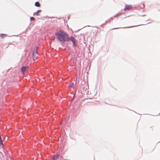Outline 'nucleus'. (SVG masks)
<instances>
[{"label": "nucleus", "instance_id": "obj_10", "mask_svg": "<svg viewBox=\"0 0 160 160\" xmlns=\"http://www.w3.org/2000/svg\"><path fill=\"white\" fill-rule=\"evenodd\" d=\"M0 36L2 38H3L4 37H5L6 36V35L5 34H1L0 35Z\"/></svg>", "mask_w": 160, "mask_h": 160}, {"label": "nucleus", "instance_id": "obj_2", "mask_svg": "<svg viewBox=\"0 0 160 160\" xmlns=\"http://www.w3.org/2000/svg\"><path fill=\"white\" fill-rule=\"evenodd\" d=\"M69 41L71 40L74 46H76L77 45V41L75 38L73 37L72 36L69 38Z\"/></svg>", "mask_w": 160, "mask_h": 160}, {"label": "nucleus", "instance_id": "obj_11", "mask_svg": "<svg viewBox=\"0 0 160 160\" xmlns=\"http://www.w3.org/2000/svg\"><path fill=\"white\" fill-rule=\"evenodd\" d=\"M140 7L142 9L144 7V4L143 3H141L140 4Z\"/></svg>", "mask_w": 160, "mask_h": 160}, {"label": "nucleus", "instance_id": "obj_12", "mask_svg": "<svg viewBox=\"0 0 160 160\" xmlns=\"http://www.w3.org/2000/svg\"><path fill=\"white\" fill-rule=\"evenodd\" d=\"M0 146H2V147H3L4 145H3V144L2 142V140L1 141H0Z\"/></svg>", "mask_w": 160, "mask_h": 160}, {"label": "nucleus", "instance_id": "obj_1", "mask_svg": "<svg viewBox=\"0 0 160 160\" xmlns=\"http://www.w3.org/2000/svg\"><path fill=\"white\" fill-rule=\"evenodd\" d=\"M56 38L61 42L69 41V38L68 35L64 32L59 30L55 34Z\"/></svg>", "mask_w": 160, "mask_h": 160}, {"label": "nucleus", "instance_id": "obj_6", "mask_svg": "<svg viewBox=\"0 0 160 160\" xmlns=\"http://www.w3.org/2000/svg\"><path fill=\"white\" fill-rule=\"evenodd\" d=\"M41 10H38L37 12L34 13V14L36 15L37 16L39 15V13L41 12Z\"/></svg>", "mask_w": 160, "mask_h": 160}, {"label": "nucleus", "instance_id": "obj_13", "mask_svg": "<svg viewBox=\"0 0 160 160\" xmlns=\"http://www.w3.org/2000/svg\"><path fill=\"white\" fill-rule=\"evenodd\" d=\"M35 20V18L33 17H31L30 18V20L31 21H33Z\"/></svg>", "mask_w": 160, "mask_h": 160}, {"label": "nucleus", "instance_id": "obj_3", "mask_svg": "<svg viewBox=\"0 0 160 160\" xmlns=\"http://www.w3.org/2000/svg\"><path fill=\"white\" fill-rule=\"evenodd\" d=\"M132 8V7L131 5H126L125 8L124 9L125 11H127L131 10Z\"/></svg>", "mask_w": 160, "mask_h": 160}, {"label": "nucleus", "instance_id": "obj_5", "mask_svg": "<svg viewBox=\"0 0 160 160\" xmlns=\"http://www.w3.org/2000/svg\"><path fill=\"white\" fill-rule=\"evenodd\" d=\"M37 55V52L36 49H34L32 53L33 58L34 60L36 58V56Z\"/></svg>", "mask_w": 160, "mask_h": 160}, {"label": "nucleus", "instance_id": "obj_9", "mask_svg": "<svg viewBox=\"0 0 160 160\" xmlns=\"http://www.w3.org/2000/svg\"><path fill=\"white\" fill-rule=\"evenodd\" d=\"M58 155H56L54 156L53 158V159L52 160H56L57 159H58Z\"/></svg>", "mask_w": 160, "mask_h": 160}, {"label": "nucleus", "instance_id": "obj_4", "mask_svg": "<svg viewBox=\"0 0 160 160\" xmlns=\"http://www.w3.org/2000/svg\"><path fill=\"white\" fill-rule=\"evenodd\" d=\"M28 68V67L27 66L22 67L21 69V71L23 73H24V72L27 70Z\"/></svg>", "mask_w": 160, "mask_h": 160}, {"label": "nucleus", "instance_id": "obj_14", "mask_svg": "<svg viewBox=\"0 0 160 160\" xmlns=\"http://www.w3.org/2000/svg\"><path fill=\"white\" fill-rule=\"evenodd\" d=\"M2 138H1V136L0 135V141H2Z\"/></svg>", "mask_w": 160, "mask_h": 160}, {"label": "nucleus", "instance_id": "obj_7", "mask_svg": "<svg viewBox=\"0 0 160 160\" xmlns=\"http://www.w3.org/2000/svg\"><path fill=\"white\" fill-rule=\"evenodd\" d=\"M74 86V83H71L69 85V87L70 88H73Z\"/></svg>", "mask_w": 160, "mask_h": 160}, {"label": "nucleus", "instance_id": "obj_8", "mask_svg": "<svg viewBox=\"0 0 160 160\" xmlns=\"http://www.w3.org/2000/svg\"><path fill=\"white\" fill-rule=\"evenodd\" d=\"M35 5L37 7H39L40 6V4L38 2H37L35 3Z\"/></svg>", "mask_w": 160, "mask_h": 160}]
</instances>
